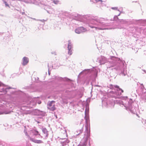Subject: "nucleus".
I'll return each mask as SVG.
<instances>
[{"label":"nucleus","instance_id":"nucleus-24","mask_svg":"<svg viewBox=\"0 0 146 146\" xmlns=\"http://www.w3.org/2000/svg\"><path fill=\"white\" fill-rule=\"evenodd\" d=\"M53 2L55 4H57L59 3V1L58 0H54Z\"/></svg>","mask_w":146,"mask_h":146},{"label":"nucleus","instance_id":"nucleus-13","mask_svg":"<svg viewBox=\"0 0 146 146\" xmlns=\"http://www.w3.org/2000/svg\"><path fill=\"white\" fill-rule=\"evenodd\" d=\"M11 88H12L11 87H9V88H7L5 89L3 88H2L0 89V92L6 93L7 92V91H6V90L7 89Z\"/></svg>","mask_w":146,"mask_h":146},{"label":"nucleus","instance_id":"nucleus-5","mask_svg":"<svg viewBox=\"0 0 146 146\" xmlns=\"http://www.w3.org/2000/svg\"><path fill=\"white\" fill-rule=\"evenodd\" d=\"M114 103L113 102H110V100L108 99L103 100H102V104L103 106L108 107V106L112 105Z\"/></svg>","mask_w":146,"mask_h":146},{"label":"nucleus","instance_id":"nucleus-12","mask_svg":"<svg viewBox=\"0 0 146 146\" xmlns=\"http://www.w3.org/2000/svg\"><path fill=\"white\" fill-rule=\"evenodd\" d=\"M42 131L43 133V135H44V136L46 137H47L48 135V131H47L46 129L43 128Z\"/></svg>","mask_w":146,"mask_h":146},{"label":"nucleus","instance_id":"nucleus-36","mask_svg":"<svg viewBox=\"0 0 146 146\" xmlns=\"http://www.w3.org/2000/svg\"><path fill=\"white\" fill-rule=\"evenodd\" d=\"M52 54H54L55 55L56 54H55V53L54 52H52Z\"/></svg>","mask_w":146,"mask_h":146},{"label":"nucleus","instance_id":"nucleus-28","mask_svg":"<svg viewBox=\"0 0 146 146\" xmlns=\"http://www.w3.org/2000/svg\"><path fill=\"white\" fill-rule=\"evenodd\" d=\"M4 85V84L0 82V87H2Z\"/></svg>","mask_w":146,"mask_h":146},{"label":"nucleus","instance_id":"nucleus-25","mask_svg":"<svg viewBox=\"0 0 146 146\" xmlns=\"http://www.w3.org/2000/svg\"><path fill=\"white\" fill-rule=\"evenodd\" d=\"M139 20L141 22L143 23H146V20H145H145L141 19Z\"/></svg>","mask_w":146,"mask_h":146},{"label":"nucleus","instance_id":"nucleus-27","mask_svg":"<svg viewBox=\"0 0 146 146\" xmlns=\"http://www.w3.org/2000/svg\"><path fill=\"white\" fill-rule=\"evenodd\" d=\"M111 9H114V10H117V7H113L111 8Z\"/></svg>","mask_w":146,"mask_h":146},{"label":"nucleus","instance_id":"nucleus-9","mask_svg":"<svg viewBox=\"0 0 146 146\" xmlns=\"http://www.w3.org/2000/svg\"><path fill=\"white\" fill-rule=\"evenodd\" d=\"M28 62L29 59L28 58L26 57H24L23 59V65L25 66L28 63Z\"/></svg>","mask_w":146,"mask_h":146},{"label":"nucleus","instance_id":"nucleus-10","mask_svg":"<svg viewBox=\"0 0 146 146\" xmlns=\"http://www.w3.org/2000/svg\"><path fill=\"white\" fill-rule=\"evenodd\" d=\"M120 75L122 76H125L127 77H128V76L127 75L126 70L124 68L121 71V72L120 73Z\"/></svg>","mask_w":146,"mask_h":146},{"label":"nucleus","instance_id":"nucleus-4","mask_svg":"<svg viewBox=\"0 0 146 146\" xmlns=\"http://www.w3.org/2000/svg\"><path fill=\"white\" fill-rule=\"evenodd\" d=\"M113 60L112 61H110L108 63V68H112L111 70L115 69L116 70H119L121 68L119 67H117L116 66L117 65L116 64V60L117 59V58L113 57Z\"/></svg>","mask_w":146,"mask_h":146},{"label":"nucleus","instance_id":"nucleus-39","mask_svg":"<svg viewBox=\"0 0 146 146\" xmlns=\"http://www.w3.org/2000/svg\"><path fill=\"white\" fill-rule=\"evenodd\" d=\"M146 73V71L145 70H143Z\"/></svg>","mask_w":146,"mask_h":146},{"label":"nucleus","instance_id":"nucleus-19","mask_svg":"<svg viewBox=\"0 0 146 146\" xmlns=\"http://www.w3.org/2000/svg\"><path fill=\"white\" fill-rule=\"evenodd\" d=\"M119 19H118V18L117 17V15H115L114 17H113V20L114 21H117V20H118L117 21L119 22Z\"/></svg>","mask_w":146,"mask_h":146},{"label":"nucleus","instance_id":"nucleus-34","mask_svg":"<svg viewBox=\"0 0 146 146\" xmlns=\"http://www.w3.org/2000/svg\"><path fill=\"white\" fill-rule=\"evenodd\" d=\"M144 54L146 55V51H144Z\"/></svg>","mask_w":146,"mask_h":146},{"label":"nucleus","instance_id":"nucleus-7","mask_svg":"<svg viewBox=\"0 0 146 146\" xmlns=\"http://www.w3.org/2000/svg\"><path fill=\"white\" fill-rule=\"evenodd\" d=\"M87 30L84 27H79L75 30V32L77 34H80L82 33L85 32L87 31Z\"/></svg>","mask_w":146,"mask_h":146},{"label":"nucleus","instance_id":"nucleus-42","mask_svg":"<svg viewBox=\"0 0 146 146\" xmlns=\"http://www.w3.org/2000/svg\"><path fill=\"white\" fill-rule=\"evenodd\" d=\"M47 12L48 13H49V12H48V11H47Z\"/></svg>","mask_w":146,"mask_h":146},{"label":"nucleus","instance_id":"nucleus-11","mask_svg":"<svg viewBox=\"0 0 146 146\" xmlns=\"http://www.w3.org/2000/svg\"><path fill=\"white\" fill-rule=\"evenodd\" d=\"M85 118L86 120V124L85 125V128H90V125L88 124V120L89 119V117L88 116L85 117Z\"/></svg>","mask_w":146,"mask_h":146},{"label":"nucleus","instance_id":"nucleus-1","mask_svg":"<svg viewBox=\"0 0 146 146\" xmlns=\"http://www.w3.org/2000/svg\"><path fill=\"white\" fill-rule=\"evenodd\" d=\"M84 18L86 19L89 26L92 28H95L96 30H102L105 29L103 27L105 24L102 22L104 20V18L93 19L90 16H85Z\"/></svg>","mask_w":146,"mask_h":146},{"label":"nucleus","instance_id":"nucleus-2","mask_svg":"<svg viewBox=\"0 0 146 146\" xmlns=\"http://www.w3.org/2000/svg\"><path fill=\"white\" fill-rule=\"evenodd\" d=\"M117 103L122 107L124 106L127 110H128L133 113H135V112L136 110L135 108H133L132 106L133 101L131 99H128L127 97H124L123 101L119 100Z\"/></svg>","mask_w":146,"mask_h":146},{"label":"nucleus","instance_id":"nucleus-3","mask_svg":"<svg viewBox=\"0 0 146 146\" xmlns=\"http://www.w3.org/2000/svg\"><path fill=\"white\" fill-rule=\"evenodd\" d=\"M110 88L111 89H114V88H116L114 90L115 91H112L110 92V95L112 98H114L115 99L118 98V96H120L121 95V93L123 92V91L121 89L119 88V86L117 85H113L111 84L110 85Z\"/></svg>","mask_w":146,"mask_h":146},{"label":"nucleus","instance_id":"nucleus-15","mask_svg":"<svg viewBox=\"0 0 146 146\" xmlns=\"http://www.w3.org/2000/svg\"><path fill=\"white\" fill-rule=\"evenodd\" d=\"M54 102H55L53 101H51L50 102H49L48 104V108L50 107L53 106V105H54Z\"/></svg>","mask_w":146,"mask_h":146},{"label":"nucleus","instance_id":"nucleus-20","mask_svg":"<svg viewBox=\"0 0 146 146\" xmlns=\"http://www.w3.org/2000/svg\"><path fill=\"white\" fill-rule=\"evenodd\" d=\"M87 111H88V106L87 104H86V109L85 110V115H86V112Z\"/></svg>","mask_w":146,"mask_h":146},{"label":"nucleus","instance_id":"nucleus-32","mask_svg":"<svg viewBox=\"0 0 146 146\" xmlns=\"http://www.w3.org/2000/svg\"><path fill=\"white\" fill-rule=\"evenodd\" d=\"M97 2H98L99 1H102V0H95Z\"/></svg>","mask_w":146,"mask_h":146},{"label":"nucleus","instance_id":"nucleus-37","mask_svg":"<svg viewBox=\"0 0 146 146\" xmlns=\"http://www.w3.org/2000/svg\"><path fill=\"white\" fill-rule=\"evenodd\" d=\"M41 101H39L38 102V103L39 104H40L41 103Z\"/></svg>","mask_w":146,"mask_h":146},{"label":"nucleus","instance_id":"nucleus-18","mask_svg":"<svg viewBox=\"0 0 146 146\" xmlns=\"http://www.w3.org/2000/svg\"><path fill=\"white\" fill-rule=\"evenodd\" d=\"M48 108L50 109V110L54 111L55 110V107L54 106V105H53V106L50 107Z\"/></svg>","mask_w":146,"mask_h":146},{"label":"nucleus","instance_id":"nucleus-14","mask_svg":"<svg viewBox=\"0 0 146 146\" xmlns=\"http://www.w3.org/2000/svg\"><path fill=\"white\" fill-rule=\"evenodd\" d=\"M30 139L33 142L37 143H42V141L40 140H37L36 139H33L30 138Z\"/></svg>","mask_w":146,"mask_h":146},{"label":"nucleus","instance_id":"nucleus-40","mask_svg":"<svg viewBox=\"0 0 146 146\" xmlns=\"http://www.w3.org/2000/svg\"><path fill=\"white\" fill-rule=\"evenodd\" d=\"M58 78H59V79H61L62 78L61 77H59Z\"/></svg>","mask_w":146,"mask_h":146},{"label":"nucleus","instance_id":"nucleus-8","mask_svg":"<svg viewBox=\"0 0 146 146\" xmlns=\"http://www.w3.org/2000/svg\"><path fill=\"white\" fill-rule=\"evenodd\" d=\"M98 60L100 64H104L107 61L106 58L102 56H101L99 57Z\"/></svg>","mask_w":146,"mask_h":146},{"label":"nucleus","instance_id":"nucleus-41","mask_svg":"<svg viewBox=\"0 0 146 146\" xmlns=\"http://www.w3.org/2000/svg\"><path fill=\"white\" fill-rule=\"evenodd\" d=\"M36 121L38 123H40V122H39L38 121Z\"/></svg>","mask_w":146,"mask_h":146},{"label":"nucleus","instance_id":"nucleus-17","mask_svg":"<svg viewBox=\"0 0 146 146\" xmlns=\"http://www.w3.org/2000/svg\"><path fill=\"white\" fill-rule=\"evenodd\" d=\"M119 22L123 24H126L128 23V22L126 20L123 19H119Z\"/></svg>","mask_w":146,"mask_h":146},{"label":"nucleus","instance_id":"nucleus-44","mask_svg":"<svg viewBox=\"0 0 146 146\" xmlns=\"http://www.w3.org/2000/svg\"><path fill=\"white\" fill-rule=\"evenodd\" d=\"M82 130H81V133L82 132Z\"/></svg>","mask_w":146,"mask_h":146},{"label":"nucleus","instance_id":"nucleus-38","mask_svg":"<svg viewBox=\"0 0 146 146\" xmlns=\"http://www.w3.org/2000/svg\"><path fill=\"white\" fill-rule=\"evenodd\" d=\"M121 13L120 12V13H119V14L117 15V16H119L120 15V14H121Z\"/></svg>","mask_w":146,"mask_h":146},{"label":"nucleus","instance_id":"nucleus-31","mask_svg":"<svg viewBox=\"0 0 146 146\" xmlns=\"http://www.w3.org/2000/svg\"><path fill=\"white\" fill-rule=\"evenodd\" d=\"M40 121H43V119L42 117H40Z\"/></svg>","mask_w":146,"mask_h":146},{"label":"nucleus","instance_id":"nucleus-29","mask_svg":"<svg viewBox=\"0 0 146 146\" xmlns=\"http://www.w3.org/2000/svg\"><path fill=\"white\" fill-rule=\"evenodd\" d=\"M141 88H142V89L144 88V86H143V84H141Z\"/></svg>","mask_w":146,"mask_h":146},{"label":"nucleus","instance_id":"nucleus-35","mask_svg":"<svg viewBox=\"0 0 146 146\" xmlns=\"http://www.w3.org/2000/svg\"><path fill=\"white\" fill-rule=\"evenodd\" d=\"M66 80H67V81H70V79H69L67 78V79H66Z\"/></svg>","mask_w":146,"mask_h":146},{"label":"nucleus","instance_id":"nucleus-30","mask_svg":"<svg viewBox=\"0 0 146 146\" xmlns=\"http://www.w3.org/2000/svg\"><path fill=\"white\" fill-rule=\"evenodd\" d=\"M39 21L42 22H44L45 21H46V20H45L44 19L42 20H39Z\"/></svg>","mask_w":146,"mask_h":146},{"label":"nucleus","instance_id":"nucleus-6","mask_svg":"<svg viewBox=\"0 0 146 146\" xmlns=\"http://www.w3.org/2000/svg\"><path fill=\"white\" fill-rule=\"evenodd\" d=\"M67 48L68 50V54L70 55H71L72 53V50L73 45L70 40H69L68 41Z\"/></svg>","mask_w":146,"mask_h":146},{"label":"nucleus","instance_id":"nucleus-26","mask_svg":"<svg viewBox=\"0 0 146 146\" xmlns=\"http://www.w3.org/2000/svg\"><path fill=\"white\" fill-rule=\"evenodd\" d=\"M4 3H5V5L6 6H8V7L9 6V5L8 4V3H7L5 1H4Z\"/></svg>","mask_w":146,"mask_h":146},{"label":"nucleus","instance_id":"nucleus-23","mask_svg":"<svg viewBox=\"0 0 146 146\" xmlns=\"http://www.w3.org/2000/svg\"><path fill=\"white\" fill-rule=\"evenodd\" d=\"M33 133L34 135H37L38 133V132L37 131L34 130L33 131Z\"/></svg>","mask_w":146,"mask_h":146},{"label":"nucleus","instance_id":"nucleus-22","mask_svg":"<svg viewBox=\"0 0 146 146\" xmlns=\"http://www.w3.org/2000/svg\"><path fill=\"white\" fill-rule=\"evenodd\" d=\"M90 71V69H85V70H83L82 72H80V74H81L83 72H88Z\"/></svg>","mask_w":146,"mask_h":146},{"label":"nucleus","instance_id":"nucleus-16","mask_svg":"<svg viewBox=\"0 0 146 146\" xmlns=\"http://www.w3.org/2000/svg\"><path fill=\"white\" fill-rule=\"evenodd\" d=\"M46 113L45 112L39 110L38 111V115H41L42 116H44L45 115Z\"/></svg>","mask_w":146,"mask_h":146},{"label":"nucleus","instance_id":"nucleus-33","mask_svg":"<svg viewBox=\"0 0 146 146\" xmlns=\"http://www.w3.org/2000/svg\"><path fill=\"white\" fill-rule=\"evenodd\" d=\"M21 14L22 15H24V14H25V12H22L21 13Z\"/></svg>","mask_w":146,"mask_h":146},{"label":"nucleus","instance_id":"nucleus-43","mask_svg":"<svg viewBox=\"0 0 146 146\" xmlns=\"http://www.w3.org/2000/svg\"><path fill=\"white\" fill-rule=\"evenodd\" d=\"M3 114V113H0V114Z\"/></svg>","mask_w":146,"mask_h":146},{"label":"nucleus","instance_id":"nucleus-21","mask_svg":"<svg viewBox=\"0 0 146 146\" xmlns=\"http://www.w3.org/2000/svg\"><path fill=\"white\" fill-rule=\"evenodd\" d=\"M47 66H48V74L49 75H50V70H51L50 69V67L49 66V64L48 63V64Z\"/></svg>","mask_w":146,"mask_h":146}]
</instances>
